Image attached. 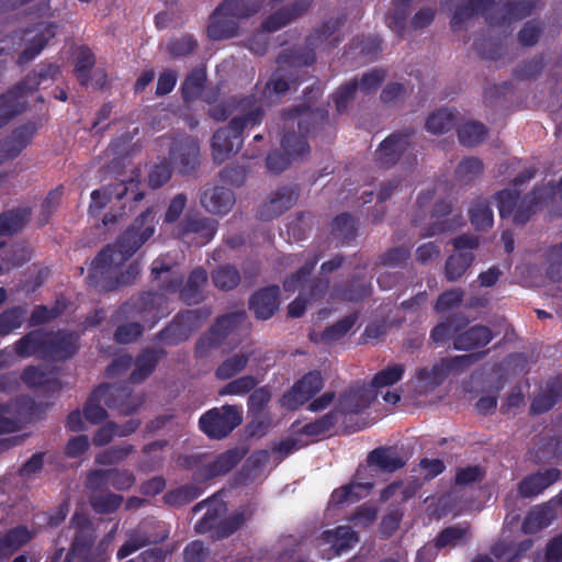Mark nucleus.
<instances>
[{"instance_id":"nucleus-1","label":"nucleus","mask_w":562,"mask_h":562,"mask_svg":"<svg viewBox=\"0 0 562 562\" xmlns=\"http://www.w3.org/2000/svg\"><path fill=\"white\" fill-rule=\"evenodd\" d=\"M154 214L144 212L134 223L131 229L113 246L104 248L91 262L89 270L90 284L101 290H111L119 284L132 282L139 273L137 265L128 266L123 272L122 266L134 252L154 234Z\"/></svg>"},{"instance_id":"nucleus-2","label":"nucleus","mask_w":562,"mask_h":562,"mask_svg":"<svg viewBox=\"0 0 562 562\" xmlns=\"http://www.w3.org/2000/svg\"><path fill=\"white\" fill-rule=\"evenodd\" d=\"M405 464V459L394 448H378L368 457V464L360 467L353 480L340 488L333 492L330 496V506L349 505L368 496L372 488V483L366 481L368 476H372L374 468L393 472Z\"/></svg>"},{"instance_id":"nucleus-3","label":"nucleus","mask_w":562,"mask_h":562,"mask_svg":"<svg viewBox=\"0 0 562 562\" xmlns=\"http://www.w3.org/2000/svg\"><path fill=\"white\" fill-rule=\"evenodd\" d=\"M533 177L532 170L525 171L520 177L514 181V187L529 181ZM496 203L501 217L513 216V221L517 224L526 223L531 214L540 209L542 204H546L548 200H561L562 201V179L557 188L546 187L542 190L532 192V195L526 196L518 204V191L503 190L496 195Z\"/></svg>"},{"instance_id":"nucleus-4","label":"nucleus","mask_w":562,"mask_h":562,"mask_svg":"<svg viewBox=\"0 0 562 562\" xmlns=\"http://www.w3.org/2000/svg\"><path fill=\"white\" fill-rule=\"evenodd\" d=\"M239 108L245 115L235 116L228 127L218 130L213 136V155L215 160L223 161L229 154L237 153L243 144L241 133L261 122L262 111L252 98L243 100Z\"/></svg>"},{"instance_id":"nucleus-5","label":"nucleus","mask_w":562,"mask_h":562,"mask_svg":"<svg viewBox=\"0 0 562 562\" xmlns=\"http://www.w3.org/2000/svg\"><path fill=\"white\" fill-rule=\"evenodd\" d=\"M76 349L77 337L65 333L52 336L37 330L30 333L16 342V351L23 357L37 355L61 360L74 355Z\"/></svg>"},{"instance_id":"nucleus-6","label":"nucleus","mask_w":562,"mask_h":562,"mask_svg":"<svg viewBox=\"0 0 562 562\" xmlns=\"http://www.w3.org/2000/svg\"><path fill=\"white\" fill-rule=\"evenodd\" d=\"M110 408H117L123 415H128L140 404L124 387L102 385L98 387L88 400L85 406L86 419L92 424L102 422L106 412L102 405Z\"/></svg>"},{"instance_id":"nucleus-7","label":"nucleus","mask_w":562,"mask_h":562,"mask_svg":"<svg viewBox=\"0 0 562 562\" xmlns=\"http://www.w3.org/2000/svg\"><path fill=\"white\" fill-rule=\"evenodd\" d=\"M533 7L532 0H473L469 10L492 26H503L526 18Z\"/></svg>"},{"instance_id":"nucleus-8","label":"nucleus","mask_w":562,"mask_h":562,"mask_svg":"<svg viewBox=\"0 0 562 562\" xmlns=\"http://www.w3.org/2000/svg\"><path fill=\"white\" fill-rule=\"evenodd\" d=\"M206 508L203 518L196 524V529L200 532H205L213 527L218 528V536L226 537L238 528H240L254 514L251 505H246L235 510L228 519L220 521V518L225 514L226 506L217 497H213L205 503H200L195 509Z\"/></svg>"},{"instance_id":"nucleus-9","label":"nucleus","mask_w":562,"mask_h":562,"mask_svg":"<svg viewBox=\"0 0 562 562\" xmlns=\"http://www.w3.org/2000/svg\"><path fill=\"white\" fill-rule=\"evenodd\" d=\"M251 0H226L212 15L207 27V35L212 40H226L237 34L235 19L249 15L257 11L256 7L249 8Z\"/></svg>"},{"instance_id":"nucleus-10","label":"nucleus","mask_w":562,"mask_h":562,"mask_svg":"<svg viewBox=\"0 0 562 562\" xmlns=\"http://www.w3.org/2000/svg\"><path fill=\"white\" fill-rule=\"evenodd\" d=\"M243 420V409L235 405H224L213 408L200 418V428L211 438L227 436Z\"/></svg>"},{"instance_id":"nucleus-11","label":"nucleus","mask_w":562,"mask_h":562,"mask_svg":"<svg viewBox=\"0 0 562 562\" xmlns=\"http://www.w3.org/2000/svg\"><path fill=\"white\" fill-rule=\"evenodd\" d=\"M469 356L442 359L431 368H422L415 372L411 384L418 394H427L439 386L448 374L469 360Z\"/></svg>"},{"instance_id":"nucleus-12","label":"nucleus","mask_w":562,"mask_h":562,"mask_svg":"<svg viewBox=\"0 0 562 562\" xmlns=\"http://www.w3.org/2000/svg\"><path fill=\"white\" fill-rule=\"evenodd\" d=\"M334 423L333 414H330L314 423L296 427L289 438L284 439L276 447V450L282 456H288L289 453L307 446L313 438L325 434Z\"/></svg>"},{"instance_id":"nucleus-13","label":"nucleus","mask_w":562,"mask_h":562,"mask_svg":"<svg viewBox=\"0 0 562 562\" xmlns=\"http://www.w3.org/2000/svg\"><path fill=\"white\" fill-rule=\"evenodd\" d=\"M316 541L321 555L324 559H331L356 544L358 537L350 527L340 526L333 530L323 531Z\"/></svg>"},{"instance_id":"nucleus-14","label":"nucleus","mask_w":562,"mask_h":562,"mask_svg":"<svg viewBox=\"0 0 562 562\" xmlns=\"http://www.w3.org/2000/svg\"><path fill=\"white\" fill-rule=\"evenodd\" d=\"M323 387V380L319 372L313 371L299 380L292 389L282 397V405L295 409L310 401Z\"/></svg>"},{"instance_id":"nucleus-15","label":"nucleus","mask_w":562,"mask_h":562,"mask_svg":"<svg viewBox=\"0 0 562 562\" xmlns=\"http://www.w3.org/2000/svg\"><path fill=\"white\" fill-rule=\"evenodd\" d=\"M475 237L462 236L453 241L456 254L451 255L446 262V277L450 281L459 279L471 265L473 257L471 250L476 248Z\"/></svg>"},{"instance_id":"nucleus-16","label":"nucleus","mask_w":562,"mask_h":562,"mask_svg":"<svg viewBox=\"0 0 562 562\" xmlns=\"http://www.w3.org/2000/svg\"><path fill=\"white\" fill-rule=\"evenodd\" d=\"M405 373V367L401 363H392L386 366L384 369L379 371L372 379L371 386H369L373 391L374 398L378 394H382L383 400L387 404H396L401 400L400 392L394 390H387L385 393L382 392L383 389L393 386L398 381L402 380Z\"/></svg>"},{"instance_id":"nucleus-17","label":"nucleus","mask_w":562,"mask_h":562,"mask_svg":"<svg viewBox=\"0 0 562 562\" xmlns=\"http://www.w3.org/2000/svg\"><path fill=\"white\" fill-rule=\"evenodd\" d=\"M374 400L373 391L368 387H358L342 394L339 398L337 409L341 414H358L367 408Z\"/></svg>"},{"instance_id":"nucleus-18","label":"nucleus","mask_w":562,"mask_h":562,"mask_svg":"<svg viewBox=\"0 0 562 562\" xmlns=\"http://www.w3.org/2000/svg\"><path fill=\"white\" fill-rule=\"evenodd\" d=\"M134 483L133 475L127 471L108 470L95 471L88 479V487L97 490L101 485H112L117 490H126Z\"/></svg>"},{"instance_id":"nucleus-19","label":"nucleus","mask_w":562,"mask_h":562,"mask_svg":"<svg viewBox=\"0 0 562 562\" xmlns=\"http://www.w3.org/2000/svg\"><path fill=\"white\" fill-rule=\"evenodd\" d=\"M234 195L225 188L207 189L201 196L202 206L210 213L226 214L234 204Z\"/></svg>"},{"instance_id":"nucleus-20","label":"nucleus","mask_w":562,"mask_h":562,"mask_svg":"<svg viewBox=\"0 0 562 562\" xmlns=\"http://www.w3.org/2000/svg\"><path fill=\"white\" fill-rule=\"evenodd\" d=\"M279 288L269 286L254 294L250 308L261 319L270 318L279 307Z\"/></svg>"},{"instance_id":"nucleus-21","label":"nucleus","mask_w":562,"mask_h":562,"mask_svg":"<svg viewBox=\"0 0 562 562\" xmlns=\"http://www.w3.org/2000/svg\"><path fill=\"white\" fill-rule=\"evenodd\" d=\"M557 504L549 502L542 506L532 508L522 522L525 533H535L546 527L557 517Z\"/></svg>"},{"instance_id":"nucleus-22","label":"nucleus","mask_w":562,"mask_h":562,"mask_svg":"<svg viewBox=\"0 0 562 562\" xmlns=\"http://www.w3.org/2000/svg\"><path fill=\"white\" fill-rule=\"evenodd\" d=\"M560 476L555 469L546 470L525 477L519 484V493L524 497H532L541 493Z\"/></svg>"},{"instance_id":"nucleus-23","label":"nucleus","mask_w":562,"mask_h":562,"mask_svg":"<svg viewBox=\"0 0 562 562\" xmlns=\"http://www.w3.org/2000/svg\"><path fill=\"white\" fill-rule=\"evenodd\" d=\"M55 27L52 24H41L27 33L30 45L23 50L20 63L33 59L44 48L46 43L54 37Z\"/></svg>"},{"instance_id":"nucleus-24","label":"nucleus","mask_w":562,"mask_h":562,"mask_svg":"<svg viewBox=\"0 0 562 562\" xmlns=\"http://www.w3.org/2000/svg\"><path fill=\"white\" fill-rule=\"evenodd\" d=\"M171 158L181 172L194 169L199 161V145L194 139L187 138L171 150Z\"/></svg>"},{"instance_id":"nucleus-25","label":"nucleus","mask_w":562,"mask_h":562,"mask_svg":"<svg viewBox=\"0 0 562 562\" xmlns=\"http://www.w3.org/2000/svg\"><path fill=\"white\" fill-rule=\"evenodd\" d=\"M408 147V139L403 135H392L385 138L378 151V159L382 165L394 164L400 155H402Z\"/></svg>"},{"instance_id":"nucleus-26","label":"nucleus","mask_w":562,"mask_h":562,"mask_svg":"<svg viewBox=\"0 0 562 562\" xmlns=\"http://www.w3.org/2000/svg\"><path fill=\"white\" fill-rule=\"evenodd\" d=\"M491 339L492 334L487 327L474 326L456 338L454 348L470 350L487 345Z\"/></svg>"},{"instance_id":"nucleus-27","label":"nucleus","mask_w":562,"mask_h":562,"mask_svg":"<svg viewBox=\"0 0 562 562\" xmlns=\"http://www.w3.org/2000/svg\"><path fill=\"white\" fill-rule=\"evenodd\" d=\"M295 200L296 196L293 191L288 189L279 190L272 195L269 202L263 205L261 216L266 220L278 216L289 210Z\"/></svg>"},{"instance_id":"nucleus-28","label":"nucleus","mask_w":562,"mask_h":562,"mask_svg":"<svg viewBox=\"0 0 562 562\" xmlns=\"http://www.w3.org/2000/svg\"><path fill=\"white\" fill-rule=\"evenodd\" d=\"M33 537V531L26 527H18L11 529L0 540V558H7L21 548L23 544L29 542Z\"/></svg>"},{"instance_id":"nucleus-29","label":"nucleus","mask_w":562,"mask_h":562,"mask_svg":"<svg viewBox=\"0 0 562 562\" xmlns=\"http://www.w3.org/2000/svg\"><path fill=\"white\" fill-rule=\"evenodd\" d=\"M313 0H297L292 10L282 9L276 15L269 18L263 26L267 31L273 32L282 26H284L291 19L301 15L305 12Z\"/></svg>"},{"instance_id":"nucleus-30","label":"nucleus","mask_w":562,"mask_h":562,"mask_svg":"<svg viewBox=\"0 0 562 562\" xmlns=\"http://www.w3.org/2000/svg\"><path fill=\"white\" fill-rule=\"evenodd\" d=\"M206 282V272L203 269L194 270L187 285L180 291V297L188 304L198 303L202 299V289Z\"/></svg>"},{"instance_id":"nucleus-31","label":"nucleus","mask_w":562,"mask_h":562,"mask_svg":"<svg viewBox=\"0 0 562 562\" xmlns=\"http://www.w3.org/2000/svg\"><path fill=\"white\" fill-rule=\"evenodd\" d=\"M356 319V315H349L325 329L321 334L319 338L316 334H311V339L315 341L322 340L326 344H333L341 339L353 327Z\"/></svg>"},{"instance_id":"nucleus-32","label":"nucleus","mask_w":562,"mask_h":562,"mask_svg":"<svg viewBox=\"0 0 562 562\" xmlns=\"http://www.w3.org/2000/svg\"><path fill=\"white\" fill-rule=\"evenodd\" d=\"M454 119L456 116L452 111L442 109L428 117L426 127L430 133L442 134L453 127Z\"/></svg>"},{"instance_id":"nucleus-33","label":"nucleus","mask_w":562,"mask_h":562,"mask_svg":"<svg viewBox=\"0 0 562 562\" xmlns=\"http://www.w3.org/2000/svg\"><path fill=\"white\" fill-rule=\"evenodd\" d=\"M469 538L467 527H449L440 532L436 539V548H452L465 542Z\"/></svg>"},{"instance_id":"nucleus-34","label":"nucleus","mask_w":562,"mask_h":562,"mask_svg":"<svg viewBox=\"0 0 562 562\" xmlns=\"http://www.w3.org/2000/svg\"><path fill=\"white\" fill-rule=\"evenodd\" d=\"M460 142L465 146H475L480 144L485 135L486 130L483 124L477 122H467L460 126L458 131Z\"/></svg>"},{"instance_id":"nucleus-35","label":"nucleus","mask_w":562,"mask_h":562,"mask_svg":"<svg viewBox=\"0 0 562 562\" xmlns=\"http://www.w3.org/2000/svg\"><path fill=\"white\" fill-rule=\"evenodd\" d=\"M138 427V423L130 420L126 425L119 429L114 424H108L106 426L99 429L94 437V443L102 446L106 445L114 436H127L132 434Z\"/></svg>"},{"instance_id":"nucleus-36","label":"nucleus","mask_w":562,"mask_h":562,"mask_svg":"<svg viewBox=\"0 0 562 562\" xmlns=\"http://www.w3.org/2000/svg\"><path fill=\"white\" fill-rule=\"evenodd\" d=\"M159 355L154 350H146L136 362V368L132 373V380L135 383L142 382L146 379L154 370Z\"/></svg>"},{"instance_id":"nucleus-37","label":"nucleus","mask_w":562,"mask_h":562,"mask_svg":"<svg viewBox=\"0 0 562 562\" xmlns=\"http://www.w3.org/2000/svg\"><path fill=\"white\" fill-rule=\"evenodd\" d=\"M412 0H393V12L386 18L387 26L395 33L402 34L405 29L407 5Z\"/></svg>"},{"instance_id":"nucleus-38","label":"nucleus","mask_w":562,"mask_h":562,"mask_svg":"<svg viewBox=\"0 0 562 562\" xmlns=\"http://www.w3.org/2000/svg\"><path fill=\"white\" fill-rule=\"evenodd\" d=\"M30 212L26 209L11 211L0 217V233H13L21 228L29 220Z\"/></svg>"},{"instance_id":"nucleus-39","label":"nucleus","mask_w":562,"mask_h":562,"mask_svg":"<svg viewBox=\"0 0 562 562\" xmlns=\"http://www.w3.org/2000/svg\"><path fill=\"white\" fill-rule=\"evenodd\" d=\"M25 318V311L22 308L7 310L0 314V336L10 334L21 327Z\"/></svg>"},{"instance_id":"nucleus-40","label":"nucleus","mask_w":562,"mask_h":562,"mask_svg":"<svg viewBox=\"0 0 562 562\" xmlns=\"http://www.w3.org/2000/svg\"><path fill=\"white\" fill-rule=\"evenodd\" d=\"M94 64V58L89 48L81 47L78 50L75 71L81 85H87L89 81V74Z\"/></svg>"},{"instance_id":"nucleus-41","label":"nucleus","mask_w":562,"mask_h":562,"mask_svg":"<svg viewBox=\"0 0 562 562\" xmlns=\"http://www.w3.org/2000/svg\"><path fill=\"white\" fill-rule=\"evenodd\" d=\"M245 317L244 313H234L220 318L213 327L212 334L216 336L214 342H216L220 337L227 336L236 329L245 321Z\"/></svg>"},{"instance_id":"nucleus-42","label":"nucleus","mask_w":562,"mask_h":562,"mask_svg":"<svg viewBox=\"0 0 562 562\" xmlns=\"http://www.w3.org/2000/svg\"><path fill=\"white\" fill-rule=\"evenodd\" d=\"M247 364V358L244 355H235L225 360L217 369L216 376L220 380H228L239 373Z\"/></svg>"},{"instance_id":"nucleus-43","label":"nucleus","mask_w":562,"mask_h":562,"mask_svg":"<svg viewBox=\"0 0 562 562\" xmlns=\"http://www.w3.org/2000/svg\"><path fill=\"white\" fill-rule=\"evenodd\" d=\"M470 217L476 229H486L493 225V212L482 201L475 203L470 210Z\"/></svg>"},{"instance_id":"nucleus-44","label":"nucleus","mask_w":562,"mask_h":562,"mask_svg":"<svg viewBox=\"0 0 562 562\" xmlns=\"http://www.w3.org/2000/svg\"><path fill=\"white\" fill-rule=\"evenodd\" d=\"M205 81V71L203 69L193 70L186 79L182 93L186 100L195 99L201 94L203 83Z\"/></svg>"},{"instance_id":"nucleus-45","label":"nucleus","mask_w":562,"mask_h":562,"mask_svg":"<svg viewBox=\"0 0 562 562\" xmlns=\"http://www.w3.org/2000/svg\"><path fill=\"white\" fill-rule=\"evenodd\" d=\"M241 459L237 450L227 451L218 456L210 469V475H221L231 471Z\"/></svg>"},{"instance_id":"nucleus-46","label":"nucleus","mask_w":562,"mask_h":562,"mask_svg":"<svg viewBox=\"0 0 562 562\" xmlns=\"http://www.w3.org/2000/svg\"><path fill=\"white\" fill-rule=\"evenodd\" d=\"M547 274L551 281H562V244L550 248L547 256Z\"/></svg>"},{"instance_id":"nucleus-47","label":"nucleus","mask_w":562,"mask_h":562,"mask_svg":"<svg viewBox=\"0 0 562 562\" xmlns=\"http://www.w3.org/2000/svg\"><path fill=\"white\" fill-rule=\"evenodd\" d=\"M257 384L258 381L254 376H241L227 383L224 387L220 390L218 394L222 396L243 395L252 390Z\"/></svg>"},{"instance_id":"nucleus-48","label":"nucleus","mask_w":562,"mask_h":562,"mask_svg":"<svg viewBox=\"0 0 562 562\" xmlns=\"http://www.w3.org/2000/svg\"><path fill=\"white\" fill-rule=\"evenodd\" d=\"M213 281L216 288L229 290L238 284L239 273L232 267H221L214 272Z\"/></svg>"},{"instance_id":"nucleus-49","label":"nucleus","mask_w":562,"mask_h":562,"mask_svg":"<svg viewBox=\"0 0 562 562\" xmlns=\"http://www.w3.org/2000/svg\"><path fill=\"white\" fill-rule=\"evenodd\" d=\"M282 147L292 159L303 157L308 153L306 142L297 135L285 136L282 139Z\"/></svg>"},{"instance_id":"nucleus-50","label":"nucleus","mask_w":562,"mask_h":562,"mask_svg":"<svg viewBox=\"0 0 562 562\" xmlns=\"http://www.w3.org/2000/svg\"><path fill=\"white\" fill-rule=\"evenodd\" d=\"M122 502V497L113 494L94 495L91 499L92 507L98 513H111L115 510Z\"/></svg>"},{"instance_id":"nucleus-51","label":"nucleus","mask_w":562,"mask_h":562,"mask_svg":"<svg viewBox=\"0 0 562 562\" xmlns=\"http://www.w3.org/2000/svg\"><path fill=\"white\" fill-rule=\"evenodd\" d=\"M31 135L32 132L27 127L15 131L8 144L11 148L4 155V158H12L16 156L26 146Z\"/></svg>"},{"instance_id":"nucleus-52","label":"nucleus","mask_w":562,"mask_h":562,"mask_svg":"<svg viewBox=\"0 0 562 562\" xmlns=\"http://www.w3.org/2000/svg\"><path fill=\"white\" fill-rule=\"evenodd\" d=\"M482 171V162L476 158L463 159L458 168L457 176L462 181H468L471 178L477 176Z\"/></svg>"},{"instance_id":"nucleus-53","label":"nucleus","mask_w":562,"mask_h":562,"mask_svg":"<svg viewBox=\"0 0 562 562\" xmlns=\"http://www.w3.org/2000/svg\"><path fill=\"white\" fill-rule=\"evenodd\" d=\"M196 43L190 35H184L180 38H175L169 42L168 49L173 56H183L191 53Z\"/></svg>"},{"instance_id":"nucleus-54","label":"nucleus","mask_w":562,"mask_h":562,"mask_svg":"<svg viewBox=\"0 0 562 562\" xmlns=\"http://www.w3.org/2000/svg\"><path fill=\"white\" fill-rule=\"evenodd\" d=\"M289 85L282 78L273 77L266 86L263 97L267 101L273 102L289 90Z\"/></svg>"},{"instance_id":"nucleus-55","label":"nucleus","mask_w":562,"mask_h":562,"mask_svg":"<svg viewBox=\"0 0 562 562\" xmlns=\"http://www.w3.org/2000/svg\"><path fill=\"white\" fill-rule=\"evenodd\" d=\"M552 394H539L533 398V402L531 404V409L533 413H543L548 409H550L555 401L562 395V390L554 391L553 389L550 390Z\"/></svg>"},{"instance_id":"nucleus-56","label":"nucleus","mask_w":562,"mask_h":562,"mask_svg":"<svg viewBox=\"0 0 562 562\" xmlns=\"http://www.w3.org/2000/svg\"><path fill=\"white\" fill-rule=\"evenodd\" d=\"M358 89V82H349L342 87H340L335 95L334 101L336 103V108L339 112L344 111L347 106L348 101L353 97L356 90Z\"/></svg>"},{"instance_id":"nucleus-57","label":"nucleus","mask_w":562,"mask_h":562,"mask_svg":"<svg viewBox=\"0 0 562 562\" xmlns=\"http://www.w3.org/2000/svg\"><path fill=\"white\" fill-rule=\"evenodd\" d=\"M462 300V293L458 290H451L445 292L438 299L436 303V310L438 312H447L454 306L459 305Z\"/></svg>"},{"instance_id":"nucleus-58","label":"nucleus","mask_w":562,"mask_h":562,"mask_svg":"<svg viewBox=\"0 0 562 562\" xmlns=\"http://www.w3.org/2000/svg\"><path fill=\"white\" fill-rule=\"evenodd\" d=\"M317 260L314 258L311 261H307L295 276H292L284 282V289L286 291H294L312 272L316 265Z\"/></svg>"},{"instance_id":"nucleus-59","label":"nucleus","mask_w":562,"mask_h":562,"mask_svg":"<svg viewBox=\"0 0 562 562\" xmlns=\"http://www.w3.org/2000/svg\"><path fill=\"white\" fill-rule=\"evenodd\" d=\"M151 273L156 279H164V281L171 278L170 283L167 285L168 290L176 289V280L173 276L176 274L169 266H166L162 259H157L153 262Z\"/></svg>"},{"instance_id":"nucleus-60","label":"nucleus","mask_w":562,"mask_h":562,"mask_svg":"<svg viewBox=\"0 0 562 562\" xmlns=\"http://www.w3.org/2000/svg\"><path fill=\"white\" fill-rule=\"evenodd\" d=\"M171 177L169 167L165 164L155 166L148 178L149 186L151 188H159L165 184Z\"/></svg>"},{"instance_id":"nucleus-61","label":"nucleus","mask_w":562,"mask_h":562,"mask_svg":"<svg viewBox=\"0 0 562 562\" xmlns=\"http://www.w3.org/2000/svg\"><path fill=\"white\" fill-rule=\"evenodd\" d=\"M142 334L138 324H127L117 328L115 339L121 344H128L135 340Z\"/></svg>"},{"instance_id":"nucleus-62","label":"nucleus","mask_w":562,"mask_h":562,"mask_svg":"<svg viewBox=\"0 0 562 562\" xmlns=\"http://www.w3.org/2000/svg\"><path fill=\"white\" fill-rule=\"evenodd\" d=\"M49 380L48 375L40 368H29L23 374V381L30 386L44 385Z\"/></svg>"},{"instance_id":"nucleus-63","label":"nucleus","mask_w":562,"mask_h":562,"mask_svg":"<svg viewBox=\"0 0 562 562\" xmlns=\"http://www.w3.org/2000/svg\"><path fill=\"white\" fill-rule=\"evenodd\" d=\"M205 558L206 551L202 542L193 541L187 546L184 550L186 562H204Z\"/></svg>"},{"instance_id":"nucleus-64","label":"nucleus","mask_w":562,"mask_h":562,"mask_svg":"<svg viewBox=\"0 0 562 562\" xmlns=\"http://www.w3.org/2000/svg\"><path fill=\"white\" fill-rule=\"evenodd\" d=\"M419 465L425 479H432L445 470V464L439 459H423Z\"/></svg>"}]
</instances>
